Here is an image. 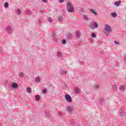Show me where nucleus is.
Instances as JSON below:
<instances>
[{
  "mask_svg": "<svg viewBox=\"0 0 126 126\" xmlns=\"http://www.w3.org/2000/svg\"><path fill=\"white\" fill-rule=\"evenodd\" d=\"M114 43H115V44H120V43L116 41H115L114 42Z\"/></svg>",
  "mask_w": 126,
  "mask_h": 126,
  "instance_id": "37",
  "label": "nucleus"
},
{
  "mask_svg": "<svg viewBox=\"0 0 126 126\" xmlns=\"http://www.w3.org/2000/svg\"><path fill=\"white\" fill-rule=\"evenodd\" d=\"M119 89L121 91H124V89H125V87L123 86H121L119 88Z\"/></svg>",
  "mask_w": 126,
  "mask_h": 126,
  "instance_id": "24",
  "label": "nucleus"
},
{
  "mask_svg": "<svg viewBox=\"0 0 126 126\" xmlns=\"http://www.w3.org/2000/svg\"><path fill=\"white\" fill-rule=\"evenodd\" d=\"M94 87L95 89H98V88H99V85H95Z\"/></svg>",
  "mask_w": 126,
  "mask_h": 126,
  "instance_id": "33",
  "label": "nucleus"
},
{
  "mask_svg": "<svg viewBox=\"0 0 126 126\" xmlns=\"http://www.w3.org/2000/svg\"><path fill=\"white\" fill-rule=\"evenodd\" d=\"M42 93H43V94H46V93H47V90L43 89L42 90Z\"/></svg>",
  "mask_w": 126,
  "mask_h": 126,
  "instance_id": "28",
  "label": "nucleus"
},
{
  "mask_svg": "<svg viewBox=\"0 0 126 126\" xmlns=\"http://www.w3.org/2000/svg\"><path fill=\"white\" fill-rule=\"evenodd\" d=\"M90 11L91 12V13H92L94 15V16H97V15H98V13H97V12L94 11V10H93V9H90Z\"/></svg>",
  "mask_w": 126,
  "mask_h": 126,
  "instance_id": "8",
  "label": "nucleus"
},
{
  "mask_svg": "<svg viewBox=\"0 0 126 126\" xmlns=\"http://www.w3.org/2000/svg\"><path fill=\"white\" fill-rule=\"evenodd\" d=\"M43 2H45V3H47L48 2V0H42Z\"/></svg>",
  "mask_w": 126,
  "mask_h": 126,
  "instance_id": "36",
  "label": "nucleus"
},
{
  "mask_svg": "<svg viewBox=\"0 0 126 126\" xmlns=\"http://www.w3.org/2000/svg\"><path fill=\"white\" fill-rule=\"evenodd\" d=\"M45 117H47V118H50V117H51V114L50 113V112H45Z\"/></svg>",
  "mask_w": 126,
  "mask_h": 126,
  "instance_id": "18",
  "label": "nucleus"
},
{
  "mask_svg": "<svg viewBox=\"0 0 126 126\" xmlns=\"http://www.w3.org/2000/svg\"><path fill=\"white\" fill-rule=\"evenodd\" d=\"M71 37H72V35L70 34L69 35V37L71 38Z\"/></svg>",
  "mask_w": 126,
  "mask_h": 126,
  "instance_id": "39",
  "label": "nucleus"
},
{
  "mask_svg": "<svg viewBox=\"0 0 126 126\" xmlns=\"http://www.w3.org/2000/svg\"><path fill=\"white\" fill-rule=\"evenodd\" d=\"M65 100H66V101L69 102V103H70L72 101V98H71V96H70L69 94H65Z\"/></svg>",
  "mask_w": 126,
  "mask_h": 126,
  "instance_id": "7",
  "label": "nucleus"
},
{
  "mask_svg": "<svg viewBox=\"0 0 126 126\" xmlns=\"http://www.w3.org/2000/svg\"><path fill=\"white\" fill-rule=\"evenodd\" d=\"M4 6L5 7V8H7V7H8V2H5L4 4Z\"/></svg>",
  "mask_w": 126,
  "mask_h": 126,
  "instance_id": "25",
  "label": "nucleus"
},
{
  "mask_svg": "<svg viewBox=\"0 0 126 126\" xmlns=\"http://www.w3.org/2000/svg\"><path fill=\"white\" fill-rule=\"evenodd\" d=\"M66 111L68 112V113H71V112L73 111V105H71L67 106L66 107Z\"/></svg>",
  "mask_w": 126,
  "mask_h": 126,
  "instance_id": "5",
  "label": "nucleus"
},
{
  "mask_svg": "<svg viewBox=\"0 0 126 126\" xmlns=\"http://www.w3.org/2000/svg\"><path fill=\"white\" fill-rule=\"evenodd\" d=\"M63 55V52H59L57 53V56L59 58H62V56Z\"/></svg>",
  "mask_w": 126,
  "mask_h": 126,
  "instance_id": "19",
  "label": "nucleus"
},
{
  "mask_svg": "<svg viewBox=\"0 0 126 126\" xmlns=\"http://www.w3.org/2000/svg\"><path fill=\"white\" fill-rule=\"evenodd\" d=\"M74 90L75 93H76V94H78L80 92V90L78 88H75Z\"/></svg>",
  "mask_w": 126,
  "mask_h": 126,
  "instance_id": "11",
  "label": "nucleus"
},
{
  "mask_svg": "<svg viewBox=\"0 0 126 126\" xmlns=\"http://www.w3.org/2000/svg\"><path fill=\"white\" fill-rule=\"evenodd\" d=\"M91 37H92L93 38H95V37H96V34H95V33H92Z\"/></svg>",
  "mask_w": 126,
  "mask_h": 126,
  "instance_id": "29",
  "label": "nucleus"
},
{
  "mask_svg": "<svg viewBox=\"0 0 126 126\" xmlns=\"http://www.w3.org/2000/svg\"><path fill=\"white\" fill-rule=\"evenodd\" d=\"M98 23L96 22H94V24L91 23L90 24V27L91 29H94V28H98Z\"/></svg>",
  "mask_w": 126,
  "mask_h": 126,
  "instance_id": "3",
  "label": "nucleus"
},
{
  "mask_svg": "<svg viewBox=\"0 0 126 126\" xmlns=\"http://www.w3.org/2000/svg\"><path fill=\"white\" fill-rule=\"evenodd\" d=\"M27 92H28V93H31V88H27Z\"/></svg>",
  "mask_w": 126,
  "mask_h": 126,
  "instance_id": "23",
  "label": "nucleus"
},
{
  "mask_svg": "<svg viewBox=\"0 0 126 126\" xmlns=\"http://www.w3.org/2000/svg\"><path fill=\"white\" fill-rule=\"evenodd\" d=\"M6 31L8 33V34H9L10 35L11 34H12V33H13V29L10 26H8L6 28Z\"/></svg>",
  "mask_w": 126,
  "mask_h": 126,
  "instance_id": "4",
  "label": "nucleus"
},
{
  "mask_svg": "<svg viewBox=\"0 0 126 126\" xmlns=\"http://www.w3.org/2000/svg\"><path fill=\"white\" fill-rule=\"evenodd\" d=\"M121 2H122V1H121L120 0L118 1H116L114 3V5H115V6H120V5L121 4Z\"/></svg>",
  "mask_w": 126,
  "mask_h": 126,
  "instance_id": "12",
  "label": "nucleus"
},
{
  "mask_svg": "<svg viewBox=\"0 0 126 126\" xmlns=\"http://www.w3.org/2000/svg\"><path fill=\"white\" fill-rule=\"evenodd\" d=\"M19 76L21 78H23V77L24 76V73H23L22 72H21L19 73Z\"/></svg>",
  "mask_w": 126,
  "mask_h": 126,
  "instance_id": "20",
  "label": "nucleus"
},
{
  "mask_svg": "<svg viewBox=\"0 0 126 126\" xmlns=\"http://www.w3.org/2000/svg\"><path fill=\"white\" fill-rule=\"evenodd\" d=\"M58 115L60 117H61V116H62V115H63V113H62V111H59L58 112Z\"/></svg>",
  "mask_w": 126,
  "mask_h": 126,
  "instance_id": "32",
  "label": "nucleus"
},
{
  "mask_svg": "<svg viewBox=\"0 0 126 126\" xmlns=\"http://www.w3.org/2000/svg\"><path fill=\"white\" fill-rule=\"evenodd\" d=\"M66 10L68 12H73L74 11V7L71 4V2H68L67 3Z\"/></svg>",
  "mask_w": 126,
  "mask_h": 126,
  "instance_id": "2",
  "label": "nucleus"
},
{
  "mask_svg": "<svg viewBox=\"0 0 126 126\" xmlns=\"http://www.w3.org/2000/svg\"><path fill=\"white\" fill-rule=\"evenodd\" d=\"M63 17H59L58 18V20L59 21H60V22H62V21H63Z\"/></svg>",
  "mask_w": 126,
  "mask_h": 126,
  "instance_id": "26",
  "label": "nucleus"
},
{
  "mask_svg": "<svg viewBox=\"0 0 126 126\" xmlns=\"http://www.w3.org/2000/svg\"><path fill=\"white\" fill-rule=\"evenodd\" d=\"M51 37L53 39V41L54 42H58V36L55 32H53L52 35H51Z\"/></svg>",
  "mask_w": 126,
  "mask_h": 126,
  "instance_id": "6",
  "label": "nucleus"
},
{
  "mask_svg": "<svg viewBox=\"0 0 126 126\" xmlns=\"http://www.w3.org/2000/svg\"><path fill=\"white\" fill-rule=\"evenodd\" d=\"M64 0H59V2L60 3H62L64 1Z\"/></svg>",
  "mask_w": 126,
  "mask_h": 126,
  "instance_id": "34",
  "label": "nucleus"
},
{
  "mask_svg": "<svg viewBox=\"0 0 126 126\" xmlns=\"http://www.w3.org/2000/svg\"><path fill=\"white\" fill-rule=\"evenodd\" d=\"M67 72V71L65 70H62V74H66Z\"/></svg>",
  "mask_w": 126,
  "mask_h": 126,
  "instance_id": "27",
  "label": "nucleus"
},
{
  "mask_svg": "<svg viewBox=\"0 0 126 126\" xmlns=\"http://www.w3.org/2000/svg\"><path fill=\"white\" fill-rule=\"evenodd\" d=\"M17 87H18V85H17V84L14 83L12 84V88H14V89H16L17 88Z\"/></svg>",
  "mask_w": 126,
  "mask_h": 126,
  "instance_id": "15",
  "label": "nucleus"
},
{
  "mask_svg": "<svg viewBox=\"0 0 126 126\" xmlns=\"http://www.w3.org/2000/svg\"><path fill=\"white\" fill-rule=\"evenodd\" d=\"M35 100H36V101H39L40 100V95H36L35 96Z\"/></svg>",
  "mask_w": 126,
  "mask_h": 126,
  "instance_id": "22",
  "label": "nucleus"
},
{
  "mask_svg": "<svg viewBox=\"0 0 126 126\" xmlns=\"http://www.w3.org/2000/svg\"><path fill=\"white\" fill-rule=\"evenodd\" d=\"M120 115L122 117L123 116H126V114L125 113V110H122V109H121L120 110Z\"/></svg>",
  "mask_w": 126,
  "mask_h": 126,
  "instance_id": "13",
  "label": "nucleus"
},
{
  "mask_svg": "<svg viewBox=\"0 0 126 126\" xmlns=\"http://www.w3.org/2000/svg\"><path fill=\"white\" fill-rule=\"evenodd\" d=\"M111 15L112 17H114V18L117 17V16H118V14H117L116 13V12H112L111 13Z\"/></svg>",
  "mask_w": 126,
  "mask_h": 126,
  "instance_id": "14",
  "label": "nucleus"
},
{
  "mask_svg": "<svg viewBox=\"0 0 126 126\" xmlns=\"http://www.w3.org/2000/svg\"><path fill=\"white\" fill-rule=\"evenodd\" d=\"M76 36L77 38H79V37H80V36H81V33H80V32H76Z\"/></svg>",
  "mask_w": 126,
  "mask_h": 126,
  "instance_id": "17",
  "label": "nucleus"
},
{
  "mask_svg": "<svg viewBox=\"0 0 126 126\" xmlns=\"http://www.w3.org/2000/svg\"><path fill=\"white\" fill-rule=\"evenodd\" d=\"M112 27L110 26V25L108 24H106L104 25V28L103 29V32L105 34V36L108 37L109 36L110 33L112 32Z\"/></svg>",
  "mask_w": 126,
  "mask_h": 126,
  "instance_id": "1",
  "label": "nucleus"
},
{
  "mask_svg": "<svg viewBox=\"0 0 126 126\" xmlns=\"http://www.w3.org/2000/svg\"><path fill=\"white\" fill-rule=\"evenodd\" d=\"M113 88L114 90H117V85H114L113 86Z\"/></svg>",
  "mask_w": 126,
  "mask_h": 126,
  "instance_id": "31",
  "label": "nucleus"
},
{
  "mask_svg": "<svg viewBox=\"0 0 126 126\" xmlns=\"http://www.w3.org/2000/svg\"><path fill=\"white\" fill-rule=\"evenodd\" d=\"M40 81H41V78L37 76L35 78V82L36 83H39V82H40Z\"/></svg>",
  "mask_w": 126,
  "mask_h": 126,
  "instance_id": "9",
  "label": "nucleus"
},
{
  "mask_svg": "<svg viewBox=\"0 0 126 126\" xmlns=\"http://www.w3.org/2000/svg\"><path fill=\"white\" fill-rule=\"evenodd\" d=\"M40 14H42V13H43V11H40Z\"/></svg>",
  "mask_w": 126,
  "mask_h": 126,
  "instance_id": "40",
  "label": "nucleus"
},
{
  "mask_svg": "<svg viewBox=\"0 0 126 126\" xmlns=\"http://www.w3.org/2000/svg\"><path fill=\"white\" fill-rule=\"evenodd\" d=\"M47 20L49 21V22L52 23L53 22V19L50 17L47 18Z\"/></svg>",
  "mask_w": 126,
  "mask_h": 126,
  "instance_id": "21",
  "label": "nucleus"
},
{
  "mask_svg": "<svg viewBox=\"0 0 126 126\" xmlns=\"http://www.w3.org/2000/svg\"><path fill=\"white\" fill-rule=\"evenodd\" d=\"M66 40H65V39H63L62 40V43L63 44V45H64V44H66Z\"/></svg>",
  "mask_w": 126,
  "mask_h": 126,
  "instance_id": "30",
  "label": "nucleus"
},
{
  "mask_svg": "<svg viewBox=\"0 0 126 126\" xmlns=\"http://www.w3.org/2000/svg\"><path fill=\"white\" fill-rule=\"evenodd\" d=\"M3 48H2L1 47H0V52H3Z\"/></svg>",
  "mask_w": 126,
  "mask_h": 126,
  "instance_id": "35",
  "label": "nucleus"
},
{
  "mask_svg": "<svg viewBox=\"0 0 126 126\" xmlns=\"http://www.w3.org/2000/svg\"><path fill=\"white\" fill-rule=\"evenodd\" d=\"M83 19L84 20H86V21H88V20H89V18L88 17V16L86 15H83Z\"/></svg>",
  "mask_w": 126,
  "mask_h": 126,
  "instance_id": "10",
  "label": "nucleus"
},
{
  "mask_svg": "<svg viewBox=\"0 0 126 126\" xmlns=\"http://www.w3.org/2000/svg\"><path fill=\"white\" fill-rule=\"evenodd\" d=\"M16 12L18 15H19L21 14V10L20 9H17Z\"/></svg>",
  "mask_w": 126,
  "mask_h": 126,
  "instance_id": "16",
  "label": "nucleus"
},
{
  "mask_svg": "<svg viewBox=\"0 0 126 126\" xmlns=\"http://www.w3.org/2000/svg\"><path fill=\"white\" fill-rule=\"evenodd\" d=\"M103 99H101V101H100V104H102V103H103Z\"/></svg>",
  "mask_w": 126,
  "mask_h": 126,
  "instance_id": "38",
  "label": "nucleus"
}]
</instances>
